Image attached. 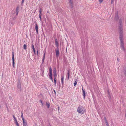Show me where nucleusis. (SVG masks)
Segmentation results:
<instances>
[{"mask_svg":"<svg viewBox=\"0 0 126 126\" xmlns=\"http://www.w3.org/2000/svg\"><path fill=\"white\" fill-rule=\"evenodd\" d=\"M77 111L82 114L84 113L85 112L84 108L82 106H79L78 108Z\"/></svg>","mask_w":126,"mask_h":126,"instance_id":"obj_1","label":"nucleus"},{"mask_svg":"<svg viewBox=\"0 0 126 126\" xmlns=\"http://www.w3.org/2000/svg\"><path fill=\"white\" fill-rule=\"evenodd\" d=\"M54 80V83L55 84H56V69L54 68L53 71Z\"/></svg>","mask_w":126,"mask_h":126,"instance_id":"obj_2","label":"nucleus"},{"mask_svg":"<svg viewBox=\"0 0 126 126\" xmlns=\"http://www.w3.org/2000/svg\"><path fill=\"white\" fill-rule=\"evenodd\" d=\"M49 76L50 78L51 79L52 81H53L52 78V70L51 69H50L49 70Z\"/></svg>","mask_w":126,"mask_h":126,"instance_id":"obj_3","label":"nucleus"},{"mask_svg":"<svg viewBox=\"0 0 126 126\" xmlns=\"http://www.w3.org/2000/svg\"><path fill=\"white\" fill-rule=\"evenodd\" d=\"M23 121V126H26L27 125V123L25 119L24 120H22Z\"/></svg>","mask_w":126,"mask_h":126,"instance_id":"obj_4","label":"nucleus"},{"mask_svg":"<svg viewBox=\"0 0 126 126\" xmlns=\"http://www.w3.org/2000/svg\"><path fill=\"white\" fill-rule=\"evenodd\" d=\"M59 54V50H57L56 51V55L57 57H58Z\"/></svg>","mask_w":126,"mask_h":126,"instance_id":"obj_5","label":"nucleus"},{"mask_svg":"<svg viewBox=\"0 0 126 126\" xmlns=\"http://www.w3.org/2000/svg\"><path fill=\"white\" fill-rule=\"evenodd\" d=\"M32 48L33 49L34 52L35 54V50L34 47V46L33 45H32Z\"/></svg>","mask_w":126,"mask_h":126,"instance_id":"obj_6","label":"nucleus"},{"mask_svg":"<svg viewBox=\"0 0 126 126\" xmlns=\"http://www.w3.org/2000/svg\"><path fill=\"white\" fill-rule=\"evenodd\" d=\"M38 27L37 25H36L35 27V29H36V32L37 33H38Z\"/></svg>","mask_w":126,"mask_h":126,"instance_id":"obj_7","label":"nucleus"},{"mask_svg":"<svg viewBox=\"0 0 126 126\" xmlns=\"http://www.w3.org/2000/svg\"><path fill=\"white\" fill-rule=\"evenodd\" d=\"M14 121L15 123L16 124L17 126H18L19 125L16 119L14 120Z\"/></svg>","mask_w":126,"mask_h":126,"instance_id":"obj_8","label":"nucleus"},{"mask_svg":"<svg viewBox=\"0 0 126 126\" xmlns=\"http://www.w3.org/2000/svg\"><path fill=\"white\" fill-rule=\"evenodd\" d=\"M55 44L57 46L58 45V42H57V39H55Z\"/></svg>","mask_w":126,"mask_h":126,"instance_id":"obj_9","label":"nucleus"},{"mask_svg":"<svg viewBox=\"0 0 126 126\" xmlns=\"http://www.w3.org/2000/svg\"><path fill=\"white\" fill-rule=\"evenodd\" d=\"M82 92H83V95L84 96V97H85V91L83 89H82Z\"/></svg>","mask_w":126,"mask_h":126,"instance_id":"obj_10","label":"nucleus"},{"mask_svg":"<svg viewBox=\"0 0 126 126\" xmlns=\"http://www.w3.org/2000/svg\"><path fill=\"white\" fill-rule=\"evenodd\" d=\"M27 45L26 44H24L23 45V48L24 49L26 50L27 48Z\"/></svg>","mask_w":126,"mask_h":126,"instance_id":"obj_11","label":"nucleus"},{"mask_svg":"<svg viewBox=\"0 0 126 126\" xmlns=\"http://www.w3.org/2000/svg\"><path fill=\"white\" fill-rule=\"evenodd\" d=\"M46 106L47 108H49L50 106L49 103H46Z\"/></svg>","mask_w":126,"mask_h":126,"instance_id":"obj_12","label":"nucleus"},{"mask_svg":"<svg viewBox=\"0 0 126 126\" xmlns=\"http://www.w3.org/2000/svg\"><path fill=\"white\" fill-rule=\"evenodd\" d=\"M61 81L62 84H63V77L62 76V77Z\"/></svg>","mask_w":126,"mask_h":126,"instance_id":"obj_13","label":"nucleus"},{"mask_svg":"<svg viewBox=\"0 0 126 126\" xmlns=\"http://www.w3.org/2000/svg\"><path fill=\"white\" fill-rule=\"evenodd\" d=\"M21 118H22V120H23L24 119L23 118V113L22 112H21Z\"/></svg>","mask_w":126,"mask_h":126,"instance_id":"obj_14","label":"nucleus"},{"mask_svg":"<svg viewBox=\"0 0 126 126\" xmlns=\"http://www.w3.org/2000/svg\"><path fill=\"white\" fill-rule=\"evenodd\" d=\"M41 16V12L40 14L39 15V17L40 18L41 20V19H42Z\"/></svg>","mask_w":126,"mask_h":126,"instance_id":"obj_15","label":"nucleus"},{"mask_svg":"<svg viewBox=\"0 0 126 126\" xmlns=\"http://www.w3.org/2000/svg\"><path fill=\"white\" fill-rule=\"evenodd\" d=\"M98 0L100 3H101L103 1V0Z\"/></svg>","mask_w":126,"mask_h":126,"instance_id":"obj_16","label":"nucleus"},{"mask_svg":"<svg viewBox=\"0 0 126 126\" xmlns=\"http://www.w3.org/2000/svg\"><path fill=\"white\" fill-rule=\"evenodd\" d=\"M77 80L74 83V86H75L77 84Z\"/></svg>","mask_w":126,"mask_h":126,"instance_id":"obj_17","label":"nucleus"},{"mask_svg":"<svg viewBox=\"0 0 126 126\" xmlns=\"http://www.w3.org/2000/svg\"><path fill=\"white\" fill-rule=\"evenodd\" d=\"M70 0L69 1V3L70 4H72L73 3V2H72V1H71V0Z\"/></svg>","mask_w":126,"mask_h":126,"instance_id":"obj_18","label":"nucleus"},{"mask_svg":"<svg viewBox=\"0 0 126 126\" xmlns=\"http://www.w3.org/2000/svg\"><path fill=\"white\" fill-rule=\"evenodd\" d=\"M67 74H68V79H69V72H68V73Z\"/></svg>","mask_w":126,"mask_h":126,"instance_id":"obj_19","label":"nucleus"},{"mask_svg":"<svg viewBox=\"0 0 126 126\" xmlns=\"http://www.w3.org/2000/svg\"><path fill=\"white\" fill-rule=\"evenodd\" d=\"M13 67H14L15 62L14 61H13Z\"/></svg>","mask_w":126,"mask_h":126,"instance_id":"obj_20","label":"nucleus"},{"mask_svg":"<svg viewBox=\"0 0 126 126\" xmlns=\"http://www.w3.org/2000/svg\"><path fill=\"white\" fill-rule=\"evenodd\" d=\"M106 125H107V126H109L108 124V123L107 122V121H106Z\"/></svg>","mask_w":126,"mask_h":126,"instance_id":"obj_21","label":"nucleus"},{"mask_svg":"<svg viewBox=\"0 0 126 126\" xmlns=\"http://www.w3.org/2000/svg\"><path fill=\"white\" fill-rule=\"evenodd\" d=\"M13 118H14V120H16V118L15 117L14 115H13Z\"/></svg>","mask_w":126,"mask_h":126,"instance_id":"obj_22","label":"nucleus"},{"mask_svg":"<svg viewBox=\"0 0 126 126\" xmlns=\"http://www.w3.org/2000/svg\"><path fill=\"white\" fill-rule=\"evenodd\" d=\"M13 61H14V57H12Z\"/></svg>","mask_w":126,"mask_h":126,"instance_id":"obj_23","label":"nucleus"},{"mask_svg":"<svg viewBox=\"0 0 126 126\" xmlns=\"http://www.w3.org/2000/svg\"><path fill=\"white\" fill-rule=\"evenodd\" d=\"M111 0V3H112L114 1V0Z\"/></svg>","mask_w":126,"mask_h":126,"instance_id":"obj_24","label":"nucleus"},{"mask_svg":"<svg viewBox=\"0 0 126 126\" xmlns=\"http://www.w3.org/2000/svg\"><path fill=\"white\" fill-rule=\"evenodd\" d=\"M37 54L38 55V50H37Z\"/></svg>","mask_w":126,"mask_h":126,"instance_id":"obj_25","label":"nucleus"},{"mask_svg":"<svg viewBox=\"0 0 126 126\" xmlns=\"http://www.w3.org/2000/svg\"><path fill=\"white\" fill-rule=\"evenodd\" d=\"M45 54H44V57H43V59H44L45 58Z\"/></svg>","mask_w":126,"mask_h":126,"instance_id":"obj_26","label":"nucleus"},{"mask_svg":"<svg viewBox=\"0 0 126 126\" xmlns=\"http://www.w3.org/2000/svg\"><path fill=\"white\" fill-rule=\"evenodd\" d=\"M12 57H14V53H13V55H12Z\"/></svg>","mask_w":126,"mask_h":126,"instance_id":"obj_27","label":"nucleus"},{"mask_svg":"<svg viewBox=\"0 0 126 126\" xmlns=\"http://www.w3.org/2000/svg\"><path fill=\"white\" fill-rule=\"evenodd\" d=\"M24 0H22V3H23L24 2Z\"/></svg>","mask_w":126,"mask_h":126,"instance_id":"obj_28","label":"nucleus"},{"mask_svg":"<svg viewBox=\"0 0 126 126\" xmlns=\"http://www.w3.org/2000/svg\"><path fill=\"white\" fill-rule=\"evenodd\" d=\"M124 73L125 74H126V71H125L124 72Z\"/></svg>","mask_w":126,"mask_h":126,"instance_id":"obj_29","label":"nucleus"},{"mask_svg":"<svg viewBox=\"0 0 126 126\" xmlns=\"http://www.w3.org/2000/svg\"><path fill=\"white\" fill-rule=\"evenodd\" d=\"M18 14V12H17V13H16V15H17Z\"/></svg>","mask_w":126,"mask_h":126,"instance_id":"obj_30","label":"nucleus"},{"mask_svg":"<svg viewBox=\"0 0 126 126\" xmlns=\"http://www.w3.org/2000/svg\"><path fill=\"white\" fill-rule=\"evenodd\" d=\"M17 10V8L16 9V10Z\"/></svg>","mask_w":126,"mask_h":126,"instance_id":"obj_31","label":"nucleus"}]
</instances>
